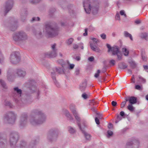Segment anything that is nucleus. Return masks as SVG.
<instances>
[{
    "label": "nucleus",
    "instance_id": "11",
    "mask_svg": "<svg viewBox=\"0 0 148 148\" xmlns=\"http://www.w3.org/2000/svg\"><path fill=\"white\" fill-rule=\"evenodd\" d=\"M13 5V0H7L4 7L5 15L11 9Z\"/></svg>",
    "mask_w": 148,
    "mask_h": 148
},
{
    "label": "nucleus",
    "instance_id": "45",
    "mask_svg": "<svg viewBox=\"0 0 148 148\" xmlns=\"http://www.w3.org/2000/svg\"><path fill=\"white\" fill-rule=\"evenodd\" d=\"M41 0H30V2L32 4H35L39 3Z\"/></svg>",
    "mask_w": 148,
    "mask_h": 148
},
{
    "label": "nucleus",
    "instance_id": "39",
    "mask_svg": "<svg viewBox=\"0 0 148 148\" xmlns=\"http://www.w3.org/2000/svg\"><path fill=\"white\" fill-rule=\"evenodd\" d=\"M138 77L139 79V81L141 82V83H145L146 82V79L141 76H139Z\"/></svg>",
    "mask_w": 148,
    "mask_h": 148
},
{
    "label": "nucleus",
    "instance_id": "23",
    "mask_svg": "<svg viewBox=\"0 0 148 148\" xmlns=\"http://www.w3.org/2000/svg\"><path fill=\"white\" fill-rule=\"evenodd\" d=\"M17 23V21H15L12 24V26L10 27V29L11 31H14L18 27Z\"/></svg>",
    "mask_w": 148,
    "mask_h": 148
},
{
    "label": "nucleus",
    "instance_id": "58",
    "mask_svg": "<svg viewBox=\"0 0 148 148\" xmlns=\"http://www.w3.org/2000/svg\"><path fill=\"white\" fill-rule=\"evenodd\" d=\"M113 125L111 123H110L108 125V127L109 129H113Z\"/></svg>",
    "mask_w": 148,
    "mask_h": 148
},
{
    "label": "nucleus",
    "instance_id": "38",
    "mask_svg": "<svg viewBox=\"0 0 148 148\" xmlns=\"http://www.w3.org/2000/svg\"><path fill=\"white\" fill-rule=\"evenodd\" d=\"M73 41V39L71 38L66 40V43L67 45H69L71 44Z\"/></svg>",
    "mask_w": 148,
    "mask_h": 148
},
{
    "label": "nucleus",
    "instance_id": "8",
    "mask_svg": "<svg viewBox=\"0 0 148 148\" xmlns=\"http://www.w3.org/2000/svg\"><path fill=\"white\" fill-rule=\"evenodd\" d=\"M22 93L21 90L19 89L18 87H16L14 88L12 96L16 102H20Z\"/></svg>",
    "mask_w": 148,
    "mask_h": 148
},
{
    "label": "nucleus",
    "instance_id": "37",
    "mask_svg": "<svg viewBox=\"0 0 148 148\" xmlns=\"http://www.w3.org/2000/svg\"><path fill=\"white\" fill-rule=\"evenodd\" d=\"M91 40H92V41H91L92 43L94 45H96V44H97L98 42V40H97L96 38H90Z\"/></svg>",
    "mask_w": 148,
    "mask_h": 148
},
{
    "label": "nucleus",
    "instance_id": "53",
    "mask_svg": "<svg viewBox=\"0 0 148 148\" xmlns=\"http://www.w3.org/2000/svg\"><path fill=\"white\" fill-rule=\"evenodd\" d=\"M57 62L60 64L62 66H63V63H64V61H63V60L62 59H60L58 60L57 61Z\"/></svg>",
    "mask_w": 148,
    "mask_h": 148
},
{
    "label": "nucleus",
    "instance_id": "35",
    "mask_svg": "<svg viewBox=\"0 0 148 148\" xmlns=\"http://www.w3.org/2000/svg\"><path fill=\"white\" fill-rule=\"evenodd\" d=\"M4 104L6 106H9L10 108H12L13 106V105L12 103L7 100L5 101Z\"/></svg>",
    "mask_w": 148,
    "mask_h": 148
},
{
    "label": "nucleus",
    "instance_id": "50",
    "mask_svg": "<svg viewBox=\"0 0 148 148\" xmlns=\"http://www.w3.org/2000/svg\"><path fill=\"white\" fill-rule=\"evenodd\" d=\"M96 114L97 116V117L98 118H99L100 119H102V115L101 114L99 113L96 112Z\"/></svg>",
    "mask_w": 148,
    "mask_h": 148
},
{
    "label": "nucleus",
    "instance_id": "41",
    "mask_svg": "<svg viewBox=\"0 0 148 148\" xmlns=\"http://www.w3.org/2000/svg\"><path fill=\"white\" fill-rule=\"evenodd\" d=\"M116 55L117 56V59L118 60L120 61L122 59V55L120 52L119 53H117V54H116Z\"/></svg>",
    "mask_w": 148,
    "mask_h": 148
},
{
    "label": "nucleus",
    "instance_id": "48",
    "mask_svg": "<svg viewBox=\"0 0 148 148\" xmlns=\"http://www.w3.org/2000/svg\"><path fill=\"white\" fill-rule=\"evenodd\" d=\"M82 97L84 99H86L88 97V95L85 93H84L82 94Z\"/></svg>",
    "mask_w": 148,
    "mask_h": 148
},
{
    "label": "nucleus",
    "instance_id": "16",
    "mask_svg": "<svg viewBox=\"0 0 148 148\" xmlns=\"http://www.w3.org/2000/svg\"><path fill=\"white\" fill-rule=\"evenodd\" d=\"M73 114L75 117V119L77 121V122L78 125L79 127V129L80 130H82V129H84V127H82L81 126L80 124V122L81 121V118L79 117L77 112Z\"/></svg>",
    "mask_w": 148,
    "mask_h": 148
},
{
    "label": "nucleus",
    "instance_id": "30",
    "mask_svg": "<svg viewBox=\"0 0 148 148\" xmlns=\"http://www.w3.org/2000/svg\"><path fill=\"white\" fill-rule=\"evenodd\" d=\"M129 63L130 64L132 68L134 69L136 67L137 64L134 61L132 60L129 62Z\"/></svg>",
    "mask_w": 148,
    "mask_h": 148
},
{
    "label": "nucleus",
    "instance_id": "18",
    "mask_svg": "<svg viewBox=\"0 0 148 148\" xmlns=\"http://www.w3.org/2000/svg\"><path fill=\"white\" fill-rule=\"evenodd\" d=\"M27 11L25 10H23L21 12V19L23 22H25L27 16Z\"/></svg>",
    "mask_w": 148,
    "mask_h": 148
},
{
    "label": "nucleus",
    "instance_id": "60",
    "mask_svg": "<svg viewBox=\"0 0 148 148\" xmlns=\"http://www.w3.org/2000/svg\"><path fill=\"white\" fill-rule=\"evenodd\" d=\"M75 65L73 64H70L69 65V69H73Z\"/></svg>",
    "mask_w": 148,
    "mask_h": 148
},
{
    "label": "nucleus",
    "instance_id": "27",
    "mask_svg": "<svg viewBox=\"0 0 148 148\" xmlns=\"http://www.w3.org/2000/svg\"><path fill=\"white\" fill-rule=\"evenodd\" d=\"M124 36L126 37H129L131 40H133L132 35L127 32L124 31Z\"/></svg>",
    "mask_w": 148,
    "mask_h": 148
},
{
    "label": "nucleus",
    "instance_id": "46",
    "mask_svg": "<svg viewBox=\"0 0 148 148\" xmlns=\"http://www.w3.org/2000/svg\"><path fill=\"white\" fill-rule=\"evenodd\" d=\"M115 60L113 59L109 61V63L110 64L111 66H114L115 64Z\"/></svg>",
    "mask_w": 148,
    "mask_h": 148
},
{
    "label": "nucleus",
    "instance_id": "31",
    "mask_svg": "<svg viewBox=\"0 0 148 148\" xmlns=\"http://www.w3.org/2000/svg\"><path fill=\"white\" fill-rule=\"evenodd\" d=\"M140 37L145 40H148V34L146 33H141L140 35Z\"/></svg>",
    "mask_w": 148,
    "mask_h": 148
},
{
    "label": "nucleus",
    "instance_id": "17",
    "mask_svg": "<svg viewBox=\"0 0 148 148\" xmlns=\"http://www.w3.org/2000/svg\"><path fill=\"white\" fill-rule=\"evenodd\" d=\"M89 43L91 49L92 50L97 52L100 53L101 52V51L99 47H97L96 45H94L91 41H90Z\"/></svg>",
    "mask_w": 148,
    "mask_h": 148
},
{
    "label": "nucleus",
    "instance_id": "54",
    "mask_svg": "<svg viewBox=\"0 0 148 148\" xmlns=\"http://www.w3.org/2000/svg\"><path fill=\"white\" fill-rule=\"evenodd\" d=\"M127 101H125L123 102L121 104V108H123L125 106L126 103Z\"/></svg>",
    "mask_w": 148,
    "mask_h": 148
},
{
    "label": "nucleus",
    "instance_id": "19",
    "mask_svg": "<svg viewBox=\"0 0 148 148\" xmlns=\"http://www.w3.org/2000/svg\"><path fill=\"white\" fill-rule=\"evenodd\" d=\"M82 132L84 134V136L86 140L89 141L91 139V136L86 132L85 130H81Z\"/></svg>",
    "mask_w": 148,
    "mask_h": 148
},
{
    "label": "nucleus",
    "instance_id": "25",
    "mask_svg": "<svg viewBox=\"0 0 148 148\" xmlns=\"http://www.w3.org/2000/svg\"><path fill=\"white\" fill-rule=\"evenodd\" d=\"M69 108L73 114L77 112L76 111L75 106V105L73 104H70Z\"/></svg>",
    "mask_w": 148,
    "mask_h": 148
},
{
    "label": "nucleus",
    "instance_id": "14",
    "mask_svg": "<svg viewBox=\"0 0 148 148\" xmlns=\"http://www.w3.org/2000/svg\"><path fill=\"white\" fill-rule=\"evenodd\" d=\"M56 45L54 44L51 46V49L52 51L47 53V55L50 58H54L57 55V49L56 48Z\"/></svg>",
    "mask_w": 148,
    "mask_h": 148
},
{
    "label": "nucleus",
    "instance_id": "4",
    "mask_svg": "<svg viewBox=\"0 0 148 148\" xmlns=\"http://www.w3.org/2000/svg\"><path fill=\"white\" fill-rule=\"evenodd\" d=\"M18 139V135L16 133H12L11 134L10 136V142L11 146H15V148H27L26 147V143L24 141L21 142L19 146H16Z\"/></svg>",
    "mask_w": 148,
    "mask_h": 148
},
{
    "label": "nucleus",
    "instance_id": "21",
    "mask_svg": "<svg viewBox=\"0 0 148 148\" xmlns=\"http://www.w3.org/2000/svg\"><path fill=\"white\" fill-rule=\"evenodd\" d=\"M13 75L11 69H9L8 71L7 78L8 81H11L13 79Z\"/></svg>",
    "mask_w": 148,
    "mask_h": 148
},
{
    "label": "nucleus",
    "instance_id": "2",
    "mask_svg": "<svg viewBox=\"0 0 148 148\" xmlns=\"http://www.w3.org/2000/svg\"><path fill=\"white\" fill-rule=\"evenodd\" d=\"M59 29L53 26L51 22L45 23L43 32L49 38H53L57 36L59 34Z\"/></svg>",
    "mask_w": 148,
    "mask_h": 148
},
{
    "label": "nucleus",
    "instance_id": "51",
    "mask_svg": "<svg viewBox=\"0 0 148 148\" xmlns=\"http://www.w3.org/2000/svg\"><path fill=\"white\" fill-rule=\"evenodd\" d=\"M120 13L121 15H123L125 17L127 16L125 14V12L123 10H121L120 11Z\"/></svg>",
    "mask_w": 148,
    "mask_h": 148
},
{
    "label": "nucleus",
    "instance_id": "15",
    "mask_svg": "<svg viewBox=\"0 0 148 148\" xmlns=\"http://www.w3.org/2000/svg\"><path fill=\"white\" fill-rule=\"evenodd\" d=\"M126 101H128L129 104H134L137 102V98L134 96L127 97L125 98Z\"/></svg>",
    "mask_w": 148,
    "mask_h": 148
},
{
    "label": "nucleus",
    "instance_id": "55",
    "mask_svg": "<svg viewBox=\"0 0 148 148\" xmlns=\"http://www.w3.org/2000/svg\"><path fill=\"white\" fill-rule=\"evenodd\" d=\"M100 36L103 39H105L106 38V35L104 34H102L100 35Z\"/></svg>",
    "mask_w": 148,
    "mask_h": 148
},
{
    "label": "nucleus",
    "instance_id": "12",
    "mask_svg": "<svg viewBox=\"0 0 148 148\" xmlns=\"http://www.w3.org/2000/svg\"><path fill=\"white\" fill-rule=\"evenodd\" d=\"M106 46L108 49V52H110L111 51L112 53V55H116L117 53H119V51L118 47L117 46H114L111 47L110 45L107 44Z\"/></svg>",
    "mask_w": 148,
    "mask_h": 148
},
{
    "label": "nucleus",
    "instance_id": "52",
    "mask_svg": "<svg viewBox=\"0 0 148 148\" xmlns=\"http://www.w3.org/2000/svg\"><path fill=\"white\" fill-rule=\"evenodd\" d=\"M67 118L68 120L70 121H73L74 120V119L72 116L71 114L68 116Z\"/></svg>",
    "mask_w": 148,
    "mask_h": 148
},
{
    "label": "nucleus",
    "instance_id": "32",
    "mask_svg": "<svg viewBox=\"0 0 148 148\" xmlns=\"http://www.w3.org/2000/svg\"><path fill=\"white\" fill-rule=\"evenodd\" d=\"M122 51L124 55L125 56H128L129 54V51L128 50L125 48H122Z\"/></svg>",
    "mask_w": 148,
    "mask_h": 148
},
{
    "label": "nucleus",
    "instance_id": "49",
    "mask_svg": "<svg viewBox=\"0 0 148 148\" xmlns=\"http://www.w3.org/2000/svg\"><path fill=\"white\" fill-rule=\"evenodd\" d=\"M115 18L116 20L119 21H120V18L119 13H117L116 14L115 16Z\"/></svg>",
    "mask_w": 148,
    "mask_h": 148
},
{
    "label": "nucleus",
    "instance_id": "26",
    "mask_svg": "<svg viewBox=\"0 0 148 148\" xmlns=\"http://www.w3.org/2000/svg\"><path fill=\"white\" fill-rule=\"evenodd\" d=\"M56 137L55 134H49L48 136V139L50 141H51L53 140H55V138Z\"/></svg>",
    "mask_w": 148,
    "mask_h": 148
},
{
    "label": "nucleus",
    "instance_id": "3",
    "mask_svg": "<svg viewBox=\"0 0 148 148\" xmlns=\"http://www.w3.org/2000/svg\"><path fill=\"white\" fill-rule=\"evenodd\" d=\"M83 4L84 9L87 13H90L91 10L94 14L98 13L99 8L98 5L92 4L89 0H84L83 2Z\"/></svg>",
    "mask_w": 148,
    "mask_h": 148
},
{
    "label": "nucleus",
    "instance_id": "1",
    "mask_svg": "<svg viewBox=\"0 0 148 148\" xmlns=\"http://www.w3.org/2000/svg\"><path fill=\"white\" fill-rule=\"evenodd\" d=\"M46 115L41 110L38 109L33 110L29 119L30 124L34 126L42 124L46 120Z\"/></svg>",
    "mask_w": 148,
    "mask_h": 148
},
{
    "label": "nucleus",
    "instance_id": "29",
    "mask_svg": "<svg viewBox=\"0 0 148 148\" xmlns=\"http://www.w3.org/2000/svg\"><path fill=\"white\" fill-rule=\"evenodd\" d=\"M119 68L121 69H124L127 67V66L124 63L120 62L118 64Z\"/></svg>",
    "mask_w": 148,
    "mask_h": 148
},
{
    "label": "nucleus",
    "instance_id": "44",
    "mask_svg": "<svg viewBox=\"0 0 148 148\" xmlns=\"http://www.w3.org/2000/svg\"><path fill=\"white\" fill-rule=\"evenodd\" d=\"M40 20V18L38 17H33L32 18L31 21L32 22H34L35 21H39Z\"/></svg>",
    "mask_w": 148,
    "mask_h": 148
},
{
    "label": "nucleus",
    "instance_id": "57",
    "mask_svg": "<svg viewBox=\"0 0 148 148\" xmlns=\"http://www.w3.org/2000/svg\"><path fill=\"white\" fill-rule=\"evenodd\" d=\"M79 45L76 44H74L73 45V47L74 49H77L78 48Z\"/></svg>",
    "mask_w": 148,
    "mask_h": 148
},
{
    "label": "nucleus",
    "instance_id": "40",
    "mask_svg": "<svg viewBox=\"0 0 148 148\" xmlns=\"http://www.w3.org/2000/svg\"><path fill=\"white\" fill-rule=\"evenodd\" d=\"M113 134V132L111 130H108L107 131V136L108 138H109L112 136Z\"/></svg>",
    "mask_w": 148,
    "mask_h": 148
},
{
    "label": "nucleus",
    "instance_id": "22",
    "mask_svg": "<svg viewBox=\"0 0 148 148\" xmlns=\"http://www.w3.org/2000/svg\"><path fill=\"white\" fill-rule=\"evenodd\" d=\"M87 85V82L85 81L80 86L79 88L82 92L84 91L86 89Z\"/></svg>",
    "mask_w": 148,
    "mask_h": 148
},
{
    "label": "nucleus",
    "instance_id": "6",
    "mask_svg": "<svg viewBox=\"0 0 148 148\" xmlns=\"http://www.w3.org/2000/svg\"><path fill=\"white\" fill-rule=\"evenodd\" d=\"M53 70L54 72H52L51 73L52 78L56 86L57 87H59L60 86V85L58 82L56 80L55 73L54 72L56 71L60 74L64 73V71L63 66H62L61 68L57 67H55L53 68Z\"/></svg>",
    "mask_w": 148,
    "mask_h": 148
},
{
    "label": "nucleus",
    "instance_id": "9",
    "mask_svg": "<svg viewBox=\"0 0 148 148\" xmlns=\"http://www.w3.org/2000/svg\"><path fill=\"white\" fill-rule=\"evenodd\" d=\"M21 60L19 53L17 52L12 53L10 56V60L11 62L13 64L18 63Z\"/></svg>",
    "mask_w": 148,
    "mask_h": 148
},
{
    "label": "nucleus",
    "instance_id": "5",
    "mask_svg": "<svg viewBox=\"0 0 148 148\" xmlns=\"http://www.w3.org/2000/svg\"><path fill=\"white\" fill-rule=\"evenodd\" d=\"M12 37L14 40L17 42H24L27 40L28 38L26 33L22 31L14 33Z\"/></svg>",
    "mask_w": 148,
    "mask_h": 148
},
{
    "label": "nucleus",
    "instance_id": "42",
    "mask_svg": "<svg viewBox=\"0 0 148 148\" xmlns=\"http://www.w3.org/2000/svg\"><path fill=\"white\" fill-rule=\"evenodd\" d=\"M36 144L35 141L32 142L28 146V148H34L35 145Z\"/></svg>",
    "mask_w": 148,
    "mask_h": 148
},
{
    "label": "nucleus",
    "instance_id": "34",
    "mask_svg": "<svg viewBox=\"0 0 148 148\" xmlns=\"http://www.w3.org/2000/svg\"><path fill=\"white\" fill-rule=\"evenodd\" d=\"M133 143L132 141H130L127 143L126 145V148H132V145Z\"/></svg>",
    "mask_w": 148,
    "mask_h": 148
},
{
    "label": "nucleus",
    "instance_id": "10",
    "mask_svg": "<svg viewBox=\"0 0 148 148\" xmlns=\"http://www.w3.org/2000/svg\"><path fill=\"white\" fill-rule=\"evenodd\" d=\"M27 118V114L23 113L21 114L19 123V126L21 128L25 127L27 125L28 123Z\"/></svg>",
    "mask_w": 148,
    "mask_h": 148
},
{
    "label": "nucleus",
    "instance_id": "63",
    "mask_svg": "<svg viewBox=\"0 0 148 148\" xmlns=\"http://www.w3.org/2000/svg\"><path fill=\"white\" fill-rule=\"evenodd\" d=\"M95 100L93 99L90 101V105H95Z\"/></svg>",
    "mask_w": 148,
    "mask_h": 148
},
{
    "label": "nucleus",
    "instance_id": "59",
    "mask_svg": "<svg viewBox=\"0 0 148 148\" xmlns=\"http://www.w3.org/2000/svg\"><path fill=\"white\" fill-rule=\"evenodd\" d=\"M135 88L136 89L138 90H140L141 89V87L138 85H136L135 86Z\"/></svg>",
    "mask_w": 148,
    "mask_h": 148
},
{
    "label": "nucleus",
    "instance_id": "13",
    "mask_svg": "<svg viewBox=\"0 0 148 148\" xmlns=\"http://www.w3.org/2000/svg\"><path fill=\"white\" fill-rule=\"evenodd\" d=\"M26 74L25 71L21 69H17L15 71V75L20 77H24Z\"/></svg>",
    "mask_w": 148,
    "mask_h": 148
},
{
    "label": "nucleus",
    "instance_id": "64",
    "mask_svg": "<svg viewBox=\"0 0 148 148\" xmlns=\"http://www.w3.org/2000/svg\"><path fill=\"white\" fill-rule=\"evenodd\" d=\"M122 119V118L119 115H118L117 117V120L118 121H120Z\"/></svg>",
    "mask_w": 148,
    "mask_h": 148
},
{
    "label": "nucleus",
    "instance_id": "36",
    "mask_svg": "<svg viewBox=\"0 0 148 148\" xmlns=\"http://www.w3.org/2000/svg\"><path fill=\"white\" fill-rule=\"evenodd\" d=\"M4 58L1 52L0 51V63H2L4 62Z\"/></svg>",
    "mask_w": 148,
    "mask_h": 148
},
{
    "label": "nucleus",
    "instance_id": "47",
    "mask_svg": "<svg viewBox=\"0 0 148 148\" xmlns=\"http://www.w3.org/2000/svg\"><path fill=\"white\" fill-rule=\"evenodd\" d=\"M80 70L79 68H77L75 69V74L76 75H79V73Z\"/></svg>",
    "mask_w": 148,
    "mask_h": 148
},
{
    "label": "nucleus",
    "instance_id": "43",
    "mask_svg": "<svg viewBox=\"0 0 148 148\" xmlns=\"http://www.w3.org/2000/svg\"><path fill=\"white\" fill-rule=\"evenodd\" d=\"M64 114L67 117L71 115V114L70 113L69 111L67 110H64Z\"/></svg>",
    "mask_w": 148,
    "mask_h": 148
},
{
    "label": "nucleus",
    "instance_id": "28",
    "mask_svg": "<svg viewBox=\"0 0 148 148\" xmlns=\"http://www.w3.org/2000/svg\"><path fill=\"white\" fill-rule=\"evenodd\" d=\"M3 136H0V145L2 147H3V145H4V142H6V140L5 138H3Z\"/></svg>",
    "mask_w": 148,
    "mask_h": 148
},
{
    "label": "nucleus",
    "instance_id": "24",
    "mask_svg": "<svg viewBox=\"0 0 148 148\" xmlns=\"http://www.w3.org/2000/svg\"><path fill=\"white\" fill-rule=\"evenodd\" d=\"M0 83L3 90H5L8 87L6 84L3 80L2 79H0Z\"/></svg>",
    "mask_w": 148,
    "mask_h": 148
},
{
    "label": "nucleus",
    "instance_id": "62",
    "mask_svg": "<svg viewBox=\"0 0 148 148\" xmlns=\"http://www.w3.org/2000/svg\"><path fill=\"white\" fill-rule=\"evenodd\" d=\"M112 105L113 106L115 107L116 106L117 102L116 101H113L112 102Z\"/></svg>",
    "mask_w": 148,
    "mask_h": 148
},
{
    "label": "nucleus",
    "instance_id": "33",
    "mask_svg": "<svg viewBox=\"0 0 148 148\" xmlns=\"http://www.w3.org/2000/svg\"><path fill=\"white\" fill-rule=\"evenodd\" d=\"M132 105L129 104L127 107V109L131 112H133L135 109V108Z\"/></svg>",
    "mask_w": 148,
    "mask_h": 148
},
{
    "label": "nucleus",
    "instance_id": "61",
    "mask_svg": "<svg viewBox=\"0 0 148 148\" xmlns=\"http://www.w3.org/2000/svg\"><path fill=\"white\" fill-rule=\"evenodd\" d=\"M94 58L93 56H91L88 58V60L92 62L94 60Z\"/></svg>",
    "mask_w": 148,
    "mask_h": 148
},
{
    "label": "nucleus",
    "instance_id": "20",
    "mask_svg": "<svg viewBox=\"0 0 148 148\" xmlns=\"http://www.w3.org/2000/svg\"><path fill=\"white\" fill-rule=\"evenodd\" d=\"M32 32L35 35L38 37H40L42 35V31H40V29H39L36 30L34 29L32 30Z\"/></svg>",
    "mask_w": 148,
    "mask_h": 148
},
{
    "label": "nucleus",
    "instance_id": "7",
    "mask_svg": "<svg viewBox=\"0 0 148 148\" xmlns=\"http://www.w3.org/2000/svg\"><path fill=\"white\" fill-rule=\"evenodd\" d=\"M16 114L14 112L10 111L6 113L4 116V120L9 123H13L15 121Z\"/></svg>",
    "mask_w": 148,
    "mask_h": 148
},
{
    "label": "nucleus",
    "instance_id": "56",
    "mask_svg": "<svg viewBox=\"0 0 148 148\" xmlns=\"http://www.w3.org/2000/svg\"><path fill=\"white\" fill-rule=\"evenodd\" d=\"M95 120L96 123L97 125H99L100 124V122L99 121V120L98 119L97 117H95Z\"/></svg>",
    "mask_w": 148,
    "mask_h": 148
}]
</instances>
